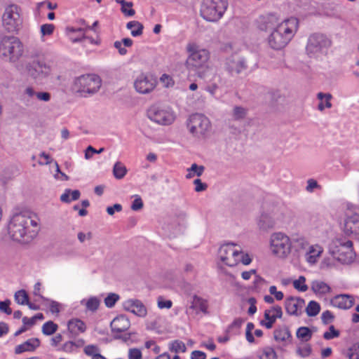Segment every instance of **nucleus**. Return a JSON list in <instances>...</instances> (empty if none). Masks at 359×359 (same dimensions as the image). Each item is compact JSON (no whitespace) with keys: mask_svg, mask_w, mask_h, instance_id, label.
<instances>
[{"mask_svg":"<svg viewBox=\"0 0 359 359\" xmlns=\"http://www.w3.org/2000/svg\"><path fill=\"white\" fill-rule=\"evenodd\" d=\"M38 223L26 213L14 215L8 225L10 237L20 243L30 242L38 233Z\"/></svg>","mask_w":359,"mask_h":359,"instance_id":"obj_1","label":"nucleus"},{"mask_svg":"<svg viewBox=\"0 0 359 359\" xmlns=\"http://www.w3.org/2000/svg\"><path fill=\"white\" fill-rule=\"evenodd\" d=\"M189 53L185 66L189 72H194L199 78L208 79L211 69L208 65L210 59V53L208 50L200 48L195 43H189L187 46Z\"/></svg>","mask_w":359,"mask_h":359,"instance_id":"obj_2","label":"nucleus"},{"mask_svg":"<svg viewBox=\"0 0 359 359\" xmlns=\"http://www.w3.org/2000/svg\"><path fill=\"white\" fill-rule=\"evenodd\" d=\"M299 21L295 18H291L280 23L271 33V48L282 50L294 36Z\"/></svg>","mask_w":359,"mask_h":359,"instance_id":"obj_3","label":"nucleus"},{"mask_svg":"<svg viewBox=\"0 0 359 359\" xmlns=\"http://www.w3.org/2000/svg\"><path fill=\"white\" fill-rule=\"evenodd\" d=\"M32 61L27 65L28 74L35 80L47 78L51 72V66L45 54L39 50L31 53Z\"/></svg>","mask_w":359,"mask_h":359,"instance_id":"obj_4","label":"nucleus"},{"mask_svg":"<svg viewBox=\"0 0 359 359\" xmlns=\"http://www.w3.org/2000/svg\"><path fill=\"white\" fill-rule=\"evenodd\" d=\"M24 52L23 44L15 36H6L0 41V57L12 62L18 61Z\"/></svg>","mask_w":359,"mask_h":359,"instance_id":"obj_5","label":"nucleus"},{"mask_svg":"<svg viewBox=\"0 0 359 359\" xmlns=\"http://www.w3.org/2000/svg\"><path fill=\"white\" fill-rule=\"evenodd\" d=\"M102 86V79L96 74H84L74 79L73 89L81 96L96 93Z\"/></svg>","mask_w":359,"mask_h":359,"instance_id":"obj_6","label":"nucleus"},{"mask_svg":"<svg viewBox=\"0 0 359 359\" xmlns=\"http://www.w3.org/2000/svg\"><path fill=\"white\" fill-rule=\"evenodd\" d=\"M187 126L189 133L198 139L206 138L209 135L212 128L209 118L198 113L193 114L189 117Z\"/></svg>","mask_w":359,"mask_h":359,"instance_id":"obj_7","label":"nucleus"},{"mask_svg":"<svg viewBox=\"0 0 359 359\" xmlns=\"http://www.w3.org/2000/svg\"><path fill=\"white\" fill-rule=\"evenodd\" d=\"M332 46V41L320 33L311 34L307 41L306 53L309 57H318L327 52Z\"/></svg>","mask_w":359,"mask_h":359,"instance_id":"obj_8","label":"nucleus"},{"mask_svg":"<svg viewBox=\"0 0 359 359\" xmlns=\"http://www.w3.org/2000/svg\"><path fill=\"white\" fill-rule=\"evenodd\" d=\"M329 251L334 259L344 264H351L355 257L351 241L337 240L330 245Z\"/></svg>","mask_w":359,"mask_h":359,"instance_id":"obj_9","label":"nucleus"},{"mask_svg":"<svg viewBox=\"0 0 359 359\" xmlns=\"http://www.w3.org/2000/svg\"><path fill=\"white\" fill-rule=\"evenodd\" d=\"M227 6L226 0H203L201 15L207 21L217 22L222 17Z\"/></svg>","mask_w":359,"mask_h":359,"instance_id":"obj_10","label":"nucleus"},{"mask_svg":"<svg viewBox=\"0 0 359 359\" xmlns=\"http://www.w3.org/2000/svg\"><path fill=\"white\" fill-rule=\"evenodd\" d=\"M291 241L284 233L276 232L271 234V255L284 259L291 252Z\"/></svg>","mask_w":359,"mask_h":359,"instance_id":"obj_11","label":"nucleus"},{"mask_svg":"<svg viewBox=\"0 0 359 359\" xmlns=\"http://www.w3.org/2000/svg\"><path fill=\"white\" fill-rule=\"evenodd\" d=\"M20 11V8L14 4L6 8L2 16V23L7 32H14L19 29L22 22Z\"/></svg>","mask_w":359,"mask_h":359,"instance_id":"obj_12","label":"nucleus"},{"mask_svg":"<svg viewBox=\"0 0 359 359\" xmlns=\"http://www.w3.org/2000/svg\"><path fill=\"white\" fill-rule=\"evenodd\" d=\"M147 116L151 121L164 126L170 125L175 120L170 109H162L157 106H152L148 109Z\"/></svg>","mask_w":359,"mask_h":359,"instance_id":"obj_13","label":"nucleus"},{"mask_svg":"<svg viewBox=\"0 0 359 359\" xmlns=\"http://www.w3.org/2000/svg\"><path fill=\"white\" fill-rule=\"evenodd\" d=\"M233 243L222 245L219 249L220 260L229 266H234L240 262L242 252L233 248Z\"/></svg>","mask_w":359,"mask_h":359,"instance_id":"obj_14","label":"nucleus"},{"mask_svg":"<svg viewBox=\"0 0 359 359\" xmlns=\"http://www.w3.org/2000/svg\"><path fill=\"white\" fill-rule=\"evenodd\" d=\"M224 69L230 74H238L247 69L246 61L244 57L237 53L227 57L224 61Z\"/></svg>","mask_w":359,"mask_h":359,"instance_id":"obj_15","label":"nucleus"},{"mask_svg":"<svg viewBox=\"0 0 359 359\" xmlns=\"http://www.w3.org/2000/svg\"><path fill=\"white\" fill-rule=\"evenodd\" d=\"M157 84L156 79L151 75H140L134 82V87L137 92L141 94H147L151 92Z\"/></svg>","mask_w":359,"mask_h":359,"instance_id":"obj_16","label":"nucleus"},{"mask_svg":"<svg viewBox=\"0 0 359 359\" xmlns=\"http://www.w3.org/2000/svg\"><path fill=\"white\" fill-rule=\"evenodd\" d=\"M305 301L300 297H289L285 301L286 311L290 315L300 316L304 306Z\"/></svg>","mask_w":359,"mask_h":359,"instance_id":"obj_17","label":"nucleus"},{"mask_svg":"<svg viewBox=\"0 0 359 359\" xmlns=\"http://www.w3.org/2000/svg\"><path fill=\"white\" fill-rule=\"evenodd\" d=\"M124 310L131 312L139 317L147 316V311L144 304L139 299H130L123 304Z\"/></svg>","mask_w":359,"mask_h":359,"instance_id":"obj_18","label":"nucleus"},{"mask_svg":"<svg viewBox=\"0 0 359 359\" xmlns=\"http://www.w3.org/2000/svg\"><path fill=\"white\" fill-rule=\"evenodd\" d=\"M344 231L346 234H352L359 238L358 214H353L346 219L344 222Z\"/></svg>","mask_w":359,"mask_h":359,"instance_id":"obj_19","label":"nucleus"},{"mask_svg":"<svg viewBox=\"0 0 359 359\" xmlns=\"http://www.w3.org/2000/svg\"><path fill=\"white\" fill-rule=\"evenodd\" d=\"M110 327L113 333H121L129 329L130 322L126 316L120 315L111 322Z\"/></svg>","mask_w":359,"mask_h":359,"instance_id":"obj_20","label":"nucleus"},{"mask_svg":"<svg viewBox=\"0 0 359 359\" xmlns=\"http://www.w3.org/2000/svg\"><path fill=\"white\" fill-rule=\"evenodd\" d=\"M257 224L260 231L267 232L269 228V209L268 204L262 206V210L257 218Z\"/></svg>","mask_w":359,"mask_h":359,"instance_id":"obj_21","label":"nucleus"},{"mask_svg":"<svg viewBox=\"0 0 359 359\" xmlns=\"http://www.w3.org/2000/svg\"><path fill=\"white\" fill-rule=\"evenodd\" d=\"M332 304L338 308L348 309L353 306L354 298L348 294H339L332 300Z\"/></svg>","mask_w":359,"mask_h":359,"instance_id":"obj_22","label":"nucleus"},{"mask_svg":"<svg viewBox=\"0 0 359 359\" xmlns=\"http://www.w3.org/2000/svg\"><path fill=\"white\" fill-rule=\"evenodd\" d=\"M40 340L38 338L29 339L24 343L18 345L15 348V353L20 354L26 351H34L37 347L40 346Z\"/></svg>","mask_w":359,"mask_h":359,"instance_id":"obj_23","label":"nucleus"},{"mask_svg":"<svg viewBox=\"0 0 359 359\" xmlns=\"http://www.w3.org/2000/svg\"><path fill=\"white\" fill-rule=\"evenodd\" d=\"M224 84V82L220 74L215 73L209 79L205 90L212 95H215L216 91Z\"/></svg>","mask_w":359,"mask_h":359,"instance_id":"obj_24","label":"nucleus"},{"mask_svg":"<svg viewBox=\"0 0 359 359\" xmlns=\"http://www.w3.org/2000/svg\"><path fill=\"white\" fill-rule=\"evenodd\" d=\"M67 326L70 333L74 336L84 332L86 330L84 322L77 318L70 320L68 322Z\"/></svg>","mask_w":359,"mask_h":359,"instance_id":"obj_25","label":"nucleus"},{"mask_svg":"<svg viewBox=\"0 0 359 359\" xmlns=\"http://www.w3.org/2000/svg\"><path fill=\"white\" fill-rule=\"evenodd\" d=\"M323 252V248L320 245H311L306 255L307 262L311 264H315Z\"/></svg>","mask_w":359,"mask_h":359,"instance_id":"obj_26","label":"nucleus"},{"mask_svg":"<svg viewBox=\"0 0 359 359\" xmlns=\"http://www.w3.org/2000/svg\"><path fill=\"white\" fill-rule=\"evenodd\" d=\"M311 290L317 294H325L330 291V286L321 280H313L311 285Z\"/></svg>","mask_w":359,"mask_h":359,"instance_id":"obj_27","label":"nucleus"},{"mask_svg":"<svg viewBox=\"0 0 359 359\" xmlns=\"http://www.w3.org/2000/svg\"><path fill=\"white\" fill-rule=\"evenodd\" d=\"M189 309L196 310L197 313L198 311L206 313L208 309L207 302L197 295H194L193 297L191 305L189 306Z\"/></svg>","mask_w":359,"mask_h":359,"instance_id":"obj_28","label":"nucleus"},{"mask_svg":"<svg viewBox=\"0 0 359 359\" xmlns=\"http://www.w3.org/2000/svg\"><path fill=\"white\" fill-rule=\"evenodd\" d=\"M126 28L130 29L131 35L135 37L142 34L144 26L140 22L133 20L127 23Z\"/></svg>","mask_w":359,"mask_h":359,"instance_id":"obj_29","label":"nucleus"},{"mask_svg":"<svg viewBox=\"0 0 359 359\" xmlns=\"http://www.w3.org/2000/svg\"><path fill=\"white\" fill-rule=\"evenodd\" d=\"M342 353L348 359H359V343L353 344L348 349L343 351Z\"/></svg>","mask_w":359,"mask_h":359,"instance_id":"obj_30","label":"nucleus"},{"mask_svg":"<svg viewBox=\"0 0 359 359\" xmlns=\"http://www.w3.org/2000/svg\"><path fill=\"white\" fill-rule=\"evenodd\" d=\"M257 27L264 32H266L269 27V14L266 13L264 15H261L255 21Z\"/></svg>","mask_w":359,"mask_h":359,"instance_id":"obj_31","label":"nucleus"},{"mask_svg":"<svg viewBox=\"0 0 359 359\" xmlns=\"http://www.w3.org/2000/svg\"><path fill=\"white\" fill-rule=\"evenodd\" d=\"M127 173L126 166L120 161H117L113 168V174L116 179L121 180L125 177Z\"/></svg>","mask_w":359,"mask_h":359,"instance_id":"obj_32","label":"nucleus"},{"mask_svg":"<svg viewBox=\"0 0 359 359\" xmlns=\"http://www.w3.org/2000/svg\"><path fill=\"white\" fill-rule=\"evenodd\" d=\"M273 335L275 340L277 341H285L290 337V333L287 327L275 330Z\"/></svg>","mask_w":359,"mask_h":359,"instance_id":"obj_33","label":"nucleus"},{"mask_svg":"<svg viewBox=\"0 0 359 359\" xmlns=\"http://www.w3.org/2000/svg\"><path fill=\"white\" fill-rule=\"evenodd\" d=\"M58 326L54 322L50 320L45 323L42 326L43 334L49 336L53 334L57 330Z\"/></svg>","mask_w":359,"mask_h":359,"instance_id":"obj_34","label":"nucleus"},{"mask_svg":"<svg viewBox=\"0 0 359 359\" xmlns=\"http://www.w3.org/2000/svg\"><path fill=\"white\" fill-rule=\"evenodd\" d=\"M15 301L20 305H26L29 302V296L25 290L17 291L14 295Z\"/></svg>","mask_w":359,"mask_h":359,"instance_id":"obj_35","label":"nucleus"},{"mask_svg":"<svg viewBox=\"0 0 359 359\" xmlns=\"http://www.w3.org/2000/svg\"><path fill=\"white\" fill-rule=\"evenodd\" d=\"M320 310V304L315 301H311L306 308V312L309 316H317L319 313Z\"/></svg>","mask_w":359,"mask_h":359,"instance_id":"obj_36","label":"nucleus"},{"mask_svg":"<svg viewBox=\"0 0 359 359\" xmlns=\"http://www.w3.org/2000/svg\"><path fill=\"white\" fill-rule=\"evenodd\" d=\"M297 337L303 341H307L312 337L311 330L307 327H301L297 331Z\"/></svg>","mask_w":359,"mask_h":359,"instance_id":"obj_37","label":"nucleus"},{"mask_svg":"<svg viewBox=\"0 0 359 359\" xmlns=\"http://www.w3.org/2000/svg\"><path fill=\"white\" fill-rule=\"evenodd\" d=\"M232 115L234 120H243L247 115V109L242 107L236 106L233 109Z\"/></svg>","mask_w":359,"mask_h":359,"instance_id":"obj_38","label":"nucleus"},{"mask_svg":"<svg viewBox=\"0 0 359 359\" xmlns=\"http://www.w3.org/2000/svg\"><path fill=\"white\" fill-rule=\"evenodd\" d=\"M170 351L175 353H184L187 351L186 346L184 342L180 340L173 341L170 346Z\"/></svg>","mask_w":359,"mask_h":359,"instance_id":"obj_39","label":"nucleus"},{"mask_svg":"<svg viewBox=\"0 0 359 359\" xmlns=\"http://www.w3.org/2000/svg\"><path fill=\"white\" fill-rule=\"evenodd\" d=\"M306 278L303 276L299 277L298 279L293 281V287L300 292H306L308 286L305 284Z\"/></svg>","mask_w":359,"mask_h":359,"instance_id":"obj_40","label":"nucleus"},{"mask_svg":"<svg viewBox=\"0 0 359 359\" xmlns=\"http://www.w3.org/2000/svg\"><path fill=\"white\" fill-rule=\"evenodd\" d=\"M119 299V295L115 293H110L104 299V304L107 307L112 308L114 306L116 302Z\"/></svg>","mask_w":359,"mask_h":359,"instance_id":"obj_41","label":"nucleus"},{"mask_svg":"<svg viewBox=\"0 0 359 359\" xmlns=\"http://www.w3.org/2000/svg\"><path fill=\"white\" fill-rule=\"evenodd\" d=\"M100 300L99 299H97V297H90L86 302V308L91 311H96L99 306H100Z\"/></svg>","mask_w":359,"mask_h":359,"instance_id":"obj_42","label":"nucleus"},{"mask_svg":"<svg viewBox=\"0 0 359 359\" xmlns=\"http://www.w3.org/2000/svg\"><path fill=\"white\" fill-rule=\"evenodd\" d=\"M339 336V332L337 330L334 325H330L329 327V332H325L323 334L324 339L327 340L332 339Z\"/></svg>","mask_w":359,"mask_h":359,"instance_id":"obj_43","label":"nucleus"},{"mask_svg":"<svg viewBox=\"0 0 359 359\" xmlns=\"http://www.w3.org/2000/svg\"><path fill=\"white\" fill-rule=\"evenodd\" d=\"M84 353L89 356H92L93 358V355L100 354V349L96 345H88L84 348Z\"/></svg>","mask_w":359,"mask_h":359,"instance_id":"obj_44","label":"nucleus"},{"mask_svg":"<svg viewBox=\"0 0 359 359\" xmlns=\"http://www.w3.org/2000/svg\"><path fill=\"white\" fill-rule=\"evenodd\" d=\"M204 170V166L198 165L196 163H193L191 166L187 169V172H193L194 174H196L198 177H200L203 175Z\"/></svg>","mask_w":359,"mask_h":359,"instance_id":"obj_45","label":"nucleus"},{"mask_svg":"<svg viewBox=\"0 0 359 359\" xmlns=\"http://www.w3.org/2000/svg\"><path fill=\"white\" fill-rule=\"evenodd\" d=\"M10 304L11 301L9 299L0 302V311L6 313L7 315H11L12 313V310L10 308Z\"/></svg>","mask_w":359,"mask_h":359,"instance_id":"obj_46","label":"nucleus"},{"mask_svg":"<svg viewBox=\"0 0 359 359\" xmlns=\"http://www.w3.org/2000/svg\"><path fill=\"white\" fill-rule=\"evenodd\" d=\"M55 26L53 24H44L41 26L42 35H51L54 31Z\"/></svg>","mask_w":359,"mask_h":359,"instance_id":"obj_47","label":"nucleus"},{"mask_svg":"<svg viewBox=\"0 0 359 359\" xmlns=\"http://www.w3.org/2000/svg\"><path fill=\"white\" fill-rule=\"evenodd\" d=\"M321 187L318 184L317 181L314 179H309L307 181V186L306 190L308 192H313L314 189H320Z\"/></svg>","mask_w":359,"mask_h":359,"instance_id":"obj_48","label":"nucleus"},{"mask_svg":"<svg viewBox=\"0 0 359 359\" xmlns=\"http://www.w3.org/2000/svg\"><path fill=\"white\" fill-rule=\"evenodd\" d=\"M317 97L319 100H323V98H325L326 102L325 107L327 108H331L332 104L330 102V100L332 99V96L330 93H318L317 95Z\"/></svg>","mask_w":359,"mask_h":359,"instance_id":"obj_49","label":"nucleus"},{"mask_svg":"<svg viewBox=\"0 0 359 359\" xmlns=\"http://www.w3.org/2000/svg\"><path fill=\"white\" fill-rule=\"evenodd\" d=\"M129 359H142L141 351L138 348H130L128 351Z\"/></svg>","mask_w":359,"mask_h":359,"instance_id":"obj_50","label":"nucleus"},{"mask_svg":"<svg viewBox=\"0 0 359 359\" xmlns=\"http://www.w3.org/2000/svg\"><path fill=\"white\" fill-rule=\"evenodd\" d=\"M143 208V202L140 196H136L135 199L131 205V209L134 211H137Z\"/></svg>","mask_w":359,"mask_h":359,"instance_id":"obj_51","label":"nucleus"},{"mask_svg":"<svg viewBox=\"0 0 359 359\" xmlns=\"http://www.w3.org/2000/svg\"><path fill=\"white\" fill-rule=\"evenodd\" d=\"M333 314L330 311H325L322 313L321 319L323 324L327 325L331 323L334 319Z\"/></svg>","mask_w":359,"mask_h":359,"instance_id":"obj_52","label":"nucleus"},{"mask_svg":"<svg viewBox=\"0 0 359 359\" xmlns=\"http://www.w3.org/2000/svg\"><path fill=\"white\" fill-rule=\"evenodd\" d=\"M36 97L39 101L48 102L50 100L51 95L48 92L39 91V92H37Z\"/></svg>","mask_w":359,"mask_h":359,"instance_id":"obj_53","label":"nucleus"},{"mask_svg":"<svg viewBox=\"0 0 359 359\" xmlns=\"http://www.w3.org/2000/svg\"><path fill=\"white\" fill-rule=\"evenodd\" d=\"M104 150V148H100L99 150H96L92 146H88L86 149L85 158L89 159L92 157V154H100Z\"/></svg>","mask_w":359,"mask_h":359,"instance_id":"obj_54","label":"nucleus"},{"mask_svg":"<svg viewBox=\"0 0 359 359\" xmlns=\"http://www.w3.org/2000/svg\"><path fill=\"white\" fill-rule=\"evenodd\" d=\"M195 185V191L196 192H201L206 190L208 185L205 183H203L200 179H196L194 181Z\"/></svg>","mask_w":359,"mask_h":359,"instance_id":"obj_55","label":"nucleus"},{"mask_svg":"<svg viewBox=\"0 0 359 359\" xmlns=\"http://www.w3.org/2000/svg\"><path fill=\"white\" fill-rule=\"evenodd\" d=\"M244 322L243 319L241 318H236L231 324L229 325L227 329L226 330V332H230V331L234 327H240L243 323Z\"/></svg>","mask_w":359,"mask_h":359,"instance_id":"obj_56","label":"nucleus"},{"mask_svg":"<svg viewBox=\"0 0 359 359\" xmlns=\"http://www.w3.org/2000/svg\"><path fill=\"white\" fill-rule=\"evenodd\" d=\"M122 210V205L118 203H116L112 206H109L107 208V212L109 215H113L114 212H121Z\"/></svg>","mask_w":359,"mask_h":359,"instance_id":"obj_57","label":"nucleus"},{"mask_svg":"<svg viewBox=\"0 0 359 359\" xmlns=\"http://www.w3.org/2000/svg\"><path fill=\"white\" fill-rule=\"evenodd\" d=\"M172 303L170 300H163L161 298H159L158 300V306L160 309H170L171 308Z\"/></svg>","mask_w":359,"mask_h":359,"instance_id":"obj_58","label":"nucleus"},{"mask_svg":"<svg viewBox=\"0 0 359 359\" xmlns=\"http://www.w3.org/2000/svg\"><path fill=\"white\" fill-rule=\"evenodd\" d=\"M272 99L278 103H283L285 101V97L280 94L279 91H276L273 93Z\"/></svg>","mask_w":359,"mask_h":359,"instance_id":"obj_59","label":"nucleus"},{"mask_svg":"<svg viewBox=\"0 0 359 359\" xmlns=\"http://www.w3.org/2000/svg\"><path fill=\"white\" fill-rule=\"evenodd\" d=\"M206 355L201 351H194L191 355V359H205Z\"/></svg>","mask_w":359,"mask_h":359,"instance_id":"obj_60","label":"nucleus"},{"mask_svg":"<svg viewBox=\"0 0 359 359\" xmlns=\"http://www.w3.org/2000/svg\"><path fill=\"white\" fill-rule=\"evenodd\" d=\"M70 193H71V189H66L65 191L64 194H62L60 196L61 201H62L64 203H69L72 201L71 198H69Z\"/></svg>","mask_w":359,"mask_h":359,"instance_id":"obj_61","label":"nucleus"},{"mask_svg":"<svg viewBox=\"0 0 359 359\" xmlns=\"http://www.w3.org/2000/svg\"><path fill=\"white\" fill-rule=\"evenodd\" d=\"M114 47L118 50V53L121 55H125L127 53V50L122 47V42L116 41L114 44Z\"/></svg>","mask_w":359,"mask_h":359,"instance_id":"obj_62","label":"nucleus"},{"mask_svg":"<svg viewBox=\"0 0 359 359\" xmlns=\"http://www.w3.org/2000/svg\"><path fill=\"white\" fill-rule=\"evenodd\" d=\"M299 352L302 356H308L311 353V348L309 345H306L304 348H299Z\"/></svg>","mask_w":359,"mask_h":359,"instance_id":"obj_63","label":"nucleus"},{"mask_svg":"<svg viewBox=\"0 0 359 359\" xmlns=\"http://www.w3.org/2000/svg\"><path fill=\"white\" fill-rule=\"evenodd\" d=\"M74 344H73V341H67L66 342L65 344H64L63 346H62V350L65 352H67V353H71L74 350Z\"/></svg>","mask_w":359,"mask_h":359,"instance_id":"obj_64","label":"nucleus"}]
</instances>
